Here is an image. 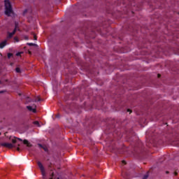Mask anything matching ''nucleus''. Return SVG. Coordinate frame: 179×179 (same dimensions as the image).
Segmentation results:
<instances>
[{
  "mask_svg": "<svg viewBox=\"0 0 179 179\" xmlns=\"http://www.w3.org/2000/svg\"><path fill=\"white\" fill-rule=\"evenodd\" d=\"M127 111H128L129 113H132V111H131V110H129V109H127Z\"/></svg>",
  "mask_w": 179,
  "mask_h": 179,
  "instance_id": "obj_20",
  "label": "nucleus"
},
{
  "mask_svg": "<svg viewBox=\"0 0 179 179\" xmlns=\"http://www.w3.org/2000/svg\"><path fill=\"white\" fill-rule=\"evenodd\" d=\"M14 40H15V41L16 42V43H19V38H14Z\"/></svg>",
  "mask_w": 179,
  "mask_h": 179,
  "instance_id": "obj_14",
  "label": "nucleus"
},
{
  "mask_svg": "<svg viewBox=\"0 0 179 179\" xmlns=\"http://www.w3.org/2000/svg\"><path fill=\"white\" fill-rule=\"evenodd\" d=\"M16 30H17V24H15V28L14 29V31L12 33H10L8 34V37L9 38H10L11 37H13V34H15V33H16Z\"/></svg>",
  "mask_w": 179,
  "mask_h": 179,
  "instance_id": "obj_6",
  "label": "nucleus"
},
{
  "mask_svg": "<svg viewBox=\"0 0 179 179\" xmlns=\"http://www.w3.org/2000/svg\"><path fill=\"white\" fill-rule=\"evenodd\" d=\"M15 71L17 72V73H20V72H22V71H20V68H19V67H17V68L15 69Z\"/></svg>",
  "mask_w": 179,
  "mask_h": 179,
  "instance_id": "obj_9",
  "label": "nucleus"
},
{
  "mask_svg": "<svg viewBox=\"0 0 179 179\" xmlns=\"http://www.w3.org/2000/svg\"><path fill=\"white\" fill-rule=\"evenodd\" d=\"M29 54H31V52H29Z\"/></svg>",
  "mask_w": 179,
  "mask_h": 179,
  "instance_id": "obj_26",
  "label": "nucleus"
},
{
  "mask_svg": "<svg viewBox=\"0 0 179 179\" xmlns=\"http://www.w3.org/2000/svg\"><path fill=\"white\" fill-rule=\"evenodd\" d=\"M158 78H160V75L159 74H158Z\"/></svg>",
  "mask_w": 179,
  "mask_h": 179,
  "instance_id": "obj_24",
  "label": "nucleus"
},
{
  "mask_svg": "<svg viewBox=\"0 0 179 179\" xmlns=\"http://www.w3.org/2000/svg\"><path fill=\"white\" fill-rule=\"evenodd\" d=\"M38 166L41 171L42 176L44 177L45 176V169H44V166L41 162H38Z\"/></svg>",
  "mask_w": 179,
  "mask_h": 179,
  "instance_id": "obj_3",
  "label": "nucleus"
},
{
  "mask_svg": "<svg viewBox=\"0 0 179 179\" xmlns=\"http://www.w3.org/2000/svg\"><path fill=\"white\" fill-rule=\"evenodd\" d=\"M38 146H39L40 148H43V145H41V144H38Z\"/></svg>",
  "mask_w": 179,
  "mask_h": 179,
  "instance_id": "obj_21",
  "label": "nucleus"
},
{
  "mask_svg": "<svg viewBox=\"0 0 179 179\" xmlns=\"http://www.w3.org/2000/svg\"><path fill=\"white\" fill-rule=\"evenodd\" d=\"M148 175H145V176H144V177L143 178V179H147V178H148Z\"/></svg>",
  "mask_w": 179,
  "mask_h": 179,
  "instance_id": "obj_17",
  "label": "nucleus"
},
{
  "mask_svg": "<svg viewBox=\"0 0 179 179\" xmlns=\"http://www.w3.org/2000/svg\"><path fill=\"white\" fill-rule=\"evenodd\" d=\"M5 6V15L10 16L13 13V9L12 8V4L9 0H4Z\"/></svg>",
  "mask_w": 179,
  "mask_h": 179,
  "instance_id": "obj_1",
  "label": "nucleus"
},
{
  "mask_svg": "<svg viewBox=\"0 0 179 179\" xmlns=\"http://www.w3.org/2000/svg\"><path fill=\"white\" fill-rule=\"evenodd\" d=\"M0 84H1V80H0Z\"/></svg>",
  "mask_w": 179,
  "mask_h": 179,
  "instance_id": "obj_28",
  "label": "nucleus"
},
{
  "mask_svg": "<svg viewBox=\"0 0 179 179\" xmlns=\"http://www.w3.org/2000/svg\"><path fill=\"white\" fill-rule=\"evenodd\" d=\"M43 149H44V150H47V148H44V147H43Z\"/></svg>",
  "mask_w": 179,
  "mask_h": 179,
  "instance_id": "obj_22",
  "label": "nucleus"
},
{
  "mask_svg": "<svg viewBox=\"0 0 179 179\" xmlns=\"http://www.w3.org/2000/svg\"><path fill=\"white\" fill-rule=\"evenodd\" d=\"M6 45V41H4L0 43V48L2 49Z\"/></svg>",
  "mask_w": 179,
  "mask_h": 179,
  "instance_id": "obj_8",
  "label": "nucleus"
},
{
  "mask_svg": "<svg viewBox=\"0 0 179 179\" xmlns=\"http://www.w3.org/2000/svg\"><path fill=\"white\" fill-rule=\"evenodd\" d=\"M27 45H30V46H31V45H36V44H34V43H27Z\"/></svg>",
  "mask_w": 179,
  "mask_h": 179,
  "instance_id": "obj_16",
  "label": "nucleus"
},
{
  "mask_svg": "<svg viewBox=\"0 0 179 179\" xmlns=\"http://www.w3.org/2000/svg\"><path fill=\"white\" fill-rule=\"evenodd\" d=\"M18 146H20V144H18Z\"/></svg>",
  "mask_w": 179,
  "mask_h": 179,
  "instance_id": "obj_27",
  "label": "nucleus"
},
{
  "mask_svg": "<svg viewBox=\"0 0 179 179\" xmlns=\"http://www.w3.org/2000/svg\"><path fill=\"white\" fill-rule=\"evenodd\" d=\"M27 110H29V111H32V113H36V106H34V108L28 106H27Z\"/></svg>",
  "mask_w": 179,
  "mask_h": 179,
  "instance_id": "obj_7",
  "label": "nucleus"
},
{
  "mask_svg": "<svg viewBox=\"0 0 179 179\" xmlns=\"http://www.w3.org/2000/svg\"><path fill=\"white\" fill-rule=\"evenodd\" d=\"M166 174H169V171H166Z\"/></svg>",
  "mask_w": 179,
  "mask_h": 179,
  "instance_id": "obj_23",
  "label": "nucleus"
},
{
  "mask_svg": "<svg viewBox=\"0 0 179 179\" xmlns=\"http://www.w3.org/2000/svg\"><path fill=\"white\" fill-rule=\"evenodd\" d=\"M23 143L24 145H26L27 148H31V146H33V145H31V143L29 142V141H27V139H24L23 141Z\"/></svg>",
  "mask_w": 179,
  "mask_h": 179,
  "instance_id": "obj_5",
  "label": "nucleus"
},
{
  "mask_svg": "<svg viewBox=\"0 0 179 179\" xmlns=\"http://www.w3.org/2000/svg\"><path fill=\"white\" fill-rule=\"evenodd\" d=\"M10 140L12 142L11 145H15V143H17V141H20L21 142L22 141H23L21 138H16V137H11Z\"/></svg>",
  "mask_w": 179,
  "mask_h": 179,
  "instance_id": "obj_4",
  "label": "nucleus"
},
{
  "mask_svg": "<svg viewBox=\"0 0 179 179\" xmlns=\"http://www.w3.org/2000/svg\"><path fill=\"white\" fill-rule=\"evenodd\" d=\"M1 146H3L4 148H7L8 149H12L15 147V145L10 143H2L1 144Z\"/></svg>",
  "mask_w": 179,
  "mask_h": 179,
  "instance_id": "obj_2",
  "label": "nucleus"
},
{
  "mask_svg": "<svg viewBox=\"0 0 179 179\" xmlns=\"http://www.w3.org/2000/svg\"><path fill=\"white\" fill-rule=\"evenodd\" d=\"M23 54V52H18L16 54L17 57H20V55Z\"/></svg>",
  "mask_w": 179,
  "mask_h": 179,
  "instance_id": "obj_15",
  "label": "nucleus"
},
{
  "mask_svg": "<svg viewBox=\"0 0 179 179\" xmlns=\"http://www.w3.org/2000/svg\"><path fill=\"white\" fill-rule=\"evenodd\" d=\"M0 135H1V133H0Z\"/></svg>",
  "mask_w": 179,
  "mask_h": 179,
  "instance_id": "obj_29",
  "label": "nucleus"
},
{
  "mask_svg": "<svg viewBox=\"0 0 179 179\" xmlns=\"http://www.w3.org/2000/svg\"><path fill=\"white\" fill-rule=\"evenodd\" d=\"M41 101V99H40V97H37V99H35L34 100V101H35V102H37V101Z\"/></svg>",
  "mask_w": 179,
  "mask_h": 179,
  "instance_id": "obj_10",
  "label": "nucleus"
},
{
  "mask_svg": "<svg viewBox=\"0 0 179 179\" xmlns=\"http://www.w3.org/2000/svg\"><path fill=\"white\" fill-rule=\"evenodd\" d=\"M34 40H37V36H36V35H34Z\"/></svg>",
  "mask_w": 179,
  "mask_h": 179,
  "instance_id": "obj_19",
  "label": "nucleus"
},
{
  "mask_svg": "<svg viewBox=\"0 0 179 179\" xmlns=\"http://www.w3.org/2000/svg\"><path fill=\"white\" fill-rule=\"evenodd\" d=\"M34 124L35 125H38V127H40V123H38V122H37V121H35V122H34Z\"/></svg>",
  "mask_w": 179,
  "mask_h": 179,
  "instance_id": "obj_11",
  "label": "nucleus"
},
{
  "mask_svg": "<svg viewBox=\"0 0 179 179\" xmlns=\"http://www.w3.org/2000/svg\"><path fill=\"white\" fill-rule=\"evenodd\" d=\"M30 101H31L30 98L29 97L27 98V103H30Z\"/></svg>",
  "mask_w": 179,
  "mask_h": 179,
  "instance_id": "obj_13",
  "label": "nucleus"
},
{
  "mask_svg": "<svg viewBox=\"0 0 179 179\" xmlns=\"http://www.w3.org/2000/svg\"><path fill=\"white\" fill-rule=\"evenodd\" d=\"M13 55L12 53L8 54V58H10Z\"/></svg>",
  "mask_w": 179,
  "mask_h": 179,
  "instance_id": "obj_12",
  "label": "nucleus"
},
{
  "mask_svg": "<svg viewBox=\"0 0 179 179\" xmlns=\"http://www.w3.org/2000/svg\"><path fill=\"white\" fill-rule=\"evenodd\" d=\"M17 152H20V148L19 147L17 148Z\"/></svg>",
  "mask_w": 179,
  "mask_h": 179,
  "instance_id": "obj_18",
  "label": "nucleus"
},
{
  "mask_svg": "<svg viewBox=\"0 0 179 179\" xmlns=\"http://www.w3.org/2000/svg\"><path fill=\"white\" fill-rule=\"evenodd\" d=\"M175 176H177V173H175Z\"/></svg>",
  "mask_w": 179,
  "mask_h": 179,
  "instance_id": "obj_25",
  "label": "nucleus"
}]
</instances>
